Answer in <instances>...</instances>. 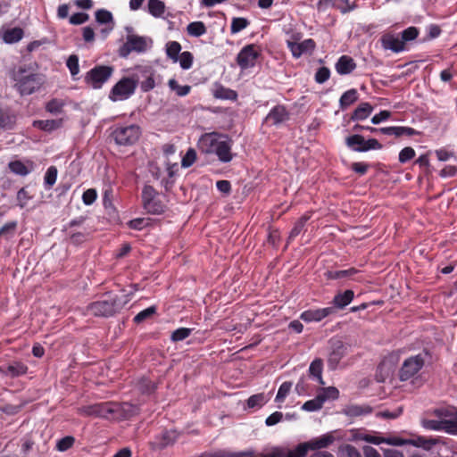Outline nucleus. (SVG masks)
I'll return each mask as SVG.
<instances>
[{
	"mask_svg": "<svg viewBox=\"0 0 457 457\" xmlns=\"http://www.w3.org/2000/svg\"><path fill=\"white\" fill-rule=\"evenodd\" d=\"M89 16L84 12H77L70 17V23L73 25H80L88 20Z\"/></svg>",
	"mask_w": 457,
	"mask_h": 457,
	"instance_id": "69168bd1",
	"label": "nucleus"
},
{
	"mask_svg": "<svg viewBox=\"0 0 457 457\" xmlns=\"http://www.w3.org/2000/svg\"><path fill=\"white\" fill-rule=\"evenodd\" d=\"M136 81V86L140 85L143 92H148L154 89L160 82V77L156 75L155 71L151 66H137L132 75Z\"/></svg>",
	"mask_w": 457,
	"mask_h": 457,
	"instance_id": "7ed1b4c3",
	"label": "nucleus"
},
{
	"mask_svg": "<svg viewBox=\"0 0 457 457\" xmlns=\"http://www.w3.org/2000/svg\"><path fill=\"white\" fill-rule=\"evenodd\" d=\"M249 25V21L245 18H233L230 27L232 34H236L245 29Z\"/></svg>",
	"mask_w": 457,
	"mask_h": 457,
	"instance_id": "de8ad7c7",
	"label": "nucleus"
},
{
	"mask_svg": "<svg viewBox=\"0 0 457 457\" xmlns=\"http://www.w3.org/2000/svg\"><path fill=\"white\" fill-rule=\"evenodd\" d=\"M335 69L339 75H348L356 69V62L349 55H342L335 64Z\"/></svg>",
	"mask_w": 457,
	"mask_h": 457,
	"instance_id": "6ab92c4d",
	"label": "nucleus"
},
{
	"mask_svg": "<svg viewBox=\"0 0 457 457\" xmlns=\"http://www.w3.org/2000/svg\"><path fill=\"white\" fill-rule=\"evenodd\" d=\"M291 388H292L291 382L286 381V382L282 383L278 390L275 401L277 403H282L286 399L287 395L289 394Z\"/></svg>",
	"mask_w": 457,
	"mask_h": 457,
	"instance_id": "8fccbe9b",
	"label": "nucleus"
},
{
	"mask_svg": "<svg viewBox=\"0 0 457 457\" xmlns=\"http://www.w3.org/2000/svg\"><path fill=\"white\" fill-rule=\"evenodd\" d=\"M110 66H96L90 70L85 76V81L95 89L101 88L112 74Z\"/></svg>",
	"mask_w": 457,
	"mask_h": 457,
	"instance_id": "6e6552de",
	"label": "nucleus"
},
{
	"mask_svg": "<svg viewBox=\"0 0 457 457\" xmlns=\"http://www.w3.org/2000/svg\"><path fill=\"white\" fill-rule=\"evenodd\" d=\"M177 436H178V435H177L176 431H173V430L164 431L161 436L160 442H158V445L160 447H166L169 445L174 443L175 440L177 439Z\"/></svg>",
	"mask_w": 457,
	"mask_h": 457,
	"instance_id": "a18cd8bd",
	"label": "nucleus"
},
{
	"mask_svg": "<svg viewBox=\"0 0 457 457\" xmlns=\"http://www.w3.org/2000/svg\"><path fill=\"white\" fill-rule=\"evenodd\" d=\"M187 31L192 37H201L206 33V27L202 21H193L187 25Z\"/></svg>",
	"mask_w": 457,
	"mask_h": 457,
	"instance_id": "c9c22d12",
	"label": "nucleus"
},
{
	"mask_svg": "<svg viewBox=\"0 0 457 457\" xmlns=\"http://www.w3.org/2000/svg\"><path fill=\"white\" fill-rule=\"evenodd\" d=\"M118 405L112 402L98 403L79 409L81 414L108 419L117 411Z\"/></svg>",
	"mask_w": 457,
	"mask_h": 457,
	"instance_id": "1a4fd4ad",
	"label": "nucleus"
},
{
	"mask_svg": "<svg viewBox=\"0 0 457 457\" xmlns=\"http://www.w3.org/2000/svg\"><path fill=\"white\" fill-rule=\"evenodd\" d=\"M169 87L175 91L177 96H185L189 94L191 87L188 85L179 86L175 79H170L168 82Z\"/></svg>",
	"mask_w": 457,
	"mask_h": 457,
	"instance_id": "ea45409f",
	"label": "nucleus"
},
{
	"mask_svg": "<svg viewBox=\"0 0 457 457\" xmlns=\"http://www.w3.org/2000/svg\"><path fill=\"white\" fill-rule=\"evenodd\" d=\"M428 353L424 352L405 359L399 370L400 380L407 381L413 378L423 368Z\"/></svg>",
	"mask_w": 457,
	"mask_h": 457,
	"instance_id": "20e7f679",
	"label": "nucleus"
},
{
	"mask_svg": "<svg viewBox=\"0 0 457 457\" xmlns=\"http://www.w3.org/2000/svg\"><path fill=\"white\" fill-rule=\"evenodd\" d=\"M330 77V70L328 67H320L315 73V81L319 84L325 83Z\"/></svg>",
	"mask_w": 457,
	"mask_h": 457,
	"instance_id": "bf43d9fd",
	"label": "nucleus"
},
{
	"mask_svg": "<svg viewBox=\"0 0 457 457\" xmlns=\"http://www.w3.org/2000/svg\"><path fill=\"white\" fill-rule=\"evenodd\" d=\"M287 46L293 56L299 58L303 54L311 53L315 48V42L308 38L300 43L288 42Z\"/></svg>",
	"mask_w": 457,
	"mask_h": 457,
	"instance_id": "f3484780",
	"label": "nucleus"
},
{
	"mask_svg": "<svg viewBox=\"0 0 457 457\" xmlns=\"http://www.w3.org/2000/svg\"><path fill=\"white\" fill-rule=\"evenodd\" d=\"M165 205L161 201L159 197V194L157 196L153 198L150 203H148V205L145 208V210L151 214H161L164 212Z\"/></svg>",
	"mask_w": 457,
	"mask_h": 457,
	"instance_id": "f704fd0d",
	"label": "nucleus"
},
{
	"mask_svg": "<svg viewBox=\"0 0 457 457\" xmlns=\"http://www.w3.org/2000/svg\"><path fill=\"white\" fill-rule=\"evenodd\" d=\"M30 199V196L29 195L28 192L24 187L21 188L17 193V201L18 205L21 208H23L26 206L28 201Z\"/></svg>",
	"mask_w": 457,
	"mask_h": 457,
	"instance_id": "774afa93",
	"label": "nucleus"
},
{
	"mask_svg": "<svg viewBox=\"0 0 457 457\" xmlns=\"http://www.w3.org/2000/svg\"><path fill=\"white\" fill-rule=\"evenodd\" d=\"M14 81V88L21 96H29L40 89L45 83V76L36 73L24 66L14 69L11 73Z\"/></svg>",
	"mask_w": 457,
	"mask_h": 457,
	"instance_id": "f03ea898",
	"label": "nucleus"
},
{
	"mask_svg": "<svg viewBox=\"0 0 457 457\" xmlns=\"http://www.w3.org/2000/svg\"><path fill=\"white\" fill-rule=\"evenodd\" d=\"M66 65L72 77H75L79 72V57L75 54H71L66 62Z\"/></svg>",
	"mask_w": 457,
	"mask_h": 457,
	"instance_id": "4d7b16f0",
	"label": "nucleus"
},
{
	"mask_svg": "<svg viewBox=\"0 0 457 457\" xmlns=\"http://www.w3.org/2000/svg\"><path fill=\"white\" fill-rule=\"evenodd\" d=\"M9 169L16 175L26 176L32 170V163L30 162V167H28L21 161H12L9 163Z\"/></svg>",
	"mask_w": 457,
	"mask_h": 457,
	"instance_id": "c756f323",
	"label": "nucleus"
},
{
	"mask_svg": "<svg viewBox=\"0 0 457 457\" xmlns=\"http://www.w3.org/2000/svg\"><path fill=\"white\" fill-rule=\"evenodd\" d=\"M148 12L154 17H162L165 12V4L161 0H148Z\"/></svg>",
	"mask_w": 457,
	"mask_h": 457,
	"instance_id": "2f4dec72",
	"label": "nucleus"
},
{
	"mask_svg": "<svg viewBox=\"0 0 457 457\" xmlns=\"http://www.w3.org/2000/svg\"><path fill=\"white\" fill-rule=\"evenodd\" d=\"M415 156V151L412 147L407 146L401 150L399 153V162L405 163Z\"/></svg>",
	"mask_w": 457,
	"mask_h": 457,
	"instance_id": "052dcab7",
	"label": "nucleus"
},
{
	"mask_svg": "<svg viewBox=\"0 0 457 457\" xmlns=\"http://www.w3.org/2000/svg\"><path fill=\"white\" fill-rule=\"evenodd\" d=\"M335 312L334 307L307 310L301 313L300 319L305 322H319Z\"/></svg>",
	"mask_w": 457,
	"mask_h": 457,
	"instance_id": "2eb2a0df",
	"label": "nucleus"
},
{
	"mask_svg": "<svg viewBox=\"0 0 457 457\" xmlns=\"http://www.w3.org/2000/svg\"><path fill=\"white\" fill-rule=\"evenodd\" d=\"M266 402L267 400L264 394H256L248 398L246 404L247 407L251 409L261 408Z\"/></svg>",
	"mask_w": 457,
	"mask_h": 457,
	"instance_id": "37998d69",
	"label": "nucleus"
},
{
	"mask_svg": "<svg viewBox=\"0 0 457 457\" xmlns=\"http://www.w3.org/2000/svg\"><path fill=\"white\" fill-rule=\"evenodd\" d=\"M423 427L427 429L435 430V431L443 430V420H424Z\"/></svg>",
	"mask_w": 457,
	"mask_h": 457,
	"instance_id": "338daca9",
	"label": "nucleus"
},
{
	"mask_svg": "<svg viewBox=\"0 0 457 457\" xmlns=\"http://www.w3.org/2000/svg\"><path fill=\"white\" fill-rule=\"evenodd\" d=\"M307 453V450L303 444H300L294 450H288L286 448V457H304Z\"/></svg>",
	"mask_w": 457,
	"mask_h": 457,
	"instance_id": "e2e57ef3",
	"label": "nucleus"
},
{
	"mask_svg": "<svg viewBox=\"0 0 457 457\" xmlns=\"http://www.w3.org/2000/svg\"><path fill=\"white\" fill-rule=\"evenodd\" d=\"M380 41L383 48L386 50H391L394 53H400L405 50L400 35L386 33L381 37Z\"/></svg>",
	"mask_w": 457,
	"mask_h": 457,
	"instance_id": "4468645a",
	"label": "nucleus"
},
{
	"mask_svg": "<svg viewBox=\"0 0 457 457\" xmlns=\"http://www.w3.org/2000/svg\"><path fill=\"white\" fill-rule=\"evenodd\" d=\"M155 312H156V308L154 306H150V307L141 311L140 312H138L134 317V321L136 323H141L142 321H144L146 319H148L151 316H153L155 313Z\"/></svg>",
	"mask_w": 457,
	"mask_h": 457,
	"instance_id": "13d9d810",
	"label": "nucleus"
},
{
	"mask_svg": "<svg viewBox=\"0 0 457 457\" xmlns=\"http://www.w3.org/2000/svg\"><path fill=\"white\" fill-rule=\"evenodd\" d=\"M181 46L177 41H170L166 44V54L174 62L179 61L180 55Z\"/></svg>",
	"mask_w": 457,
	"mask_h": 457,
	"instance_id": "473e14b6",
	"label": "nucleus"
},
{
	"mask_svg": "<svg viewBox=\"0 0 457 457\" xmlns=\"http://www.w3.org/2000/svg\"><path fill=\"white\" fill-rule=\"evenodd\" d=\"M260 56V49L251 44L244 46L237 56V62L242 70L253 68Z\"/></svg>",
	"mask_w": 457,
	"mask_h": 457,
	"instance_id": "9d476101",
	"label": "nucleus"
},
{
	"mask_svg": "<svg viewBox=\"0 0 457 457\" xmlns=\"http://www.w3.org/2000/svg\"><path fill=\"white\" fill-rule=\"evenodd\" d=\"M23 37V30L21 28H12L4 33V41L7 44L19 42Z\"/></svg>",
	"mask_w": 457,
	"mask_h": 457,
	"instance_id": "7c9ffc66",
	"label": "nucleus"
},
{
	"mask_svg": "<svg viewBox=\"0 0 457 457\" xmlns=\"http://www.w3.org/2000/svg\"><path fill=\"white\" fill-rule=\"evenodd\" d=\"M17 116L6 109H0V129L12 130L16 126Z\"/></svg>",
	"mask_w": 457,
	"mask_h": 457,
	"instance_id": "412c9836",
	"label": "nucleus"
},
{
	"mask_svg": "<svg viewBox=\"0 0 457 457\" xmlns=\"http://www.w3.org/2000/svg\"><path fill=\"white\" fill-rule=\"evenodd\" d=\"M335 438L330 434H325L321 436L311 439L308 442L303 443L306 450H320L328 447L333 444Z\"/></svg>",
	"mask_w": 457,
	"mask_h": 457,
	"instance_id": "a211bd4d",
	"label": "nucleus"
},
{
	"mask_svg": "<svg viewBox=\"0 0 457 457\" xmlns=\"http://www.w3.org/2000/svg\"><path fill=\"white\" fill-rule=\"evenodd\" d=\"M345 145L354 152H368L370 150H380L383 146L375 138L366 140L362 136L354 134L345 138Z\"/></svg>",
	"mask_w": 457,
	"mask_h": 457,
	"instance_id": "0eeeda50",
	"label": "nucleus"
},
{
	"mask_svg": "<svg viewBox=\"0 0 457 457\" xmlns=\"http://www.w3.org/2000/svg\"><path fill=\"white\" fill-rule=\"evenodd\" d=\"M323 362L320 359H315L312 361L309 367L310 374L318 381L319 384L324 385L325 382L322 378Z\"/></svg>",
	"mask_w": 457,
	"mask_h": 457,
	"instance_id": "bb28decb",
	"label": "nucleus"
},
{
	"mask_svg": "<svg viewBox=\"0 0 457 457\" xmlns=\"http://www.w3.org/2000/svg\"><path fill=\"white\" fill-rule=\"evenodd\" d=\"M371 412V408L369 406L352 404L344 409V413L349 417H360L367 415Z\"/></svg>",
	"mask_w": 457,
	"mask_h": 457,
	"instance_id": "393cba45",
	"label": "nucleus"
},
{
	"mask_svg": "<svg viewBox=\"0 0 457 457\" xmlns=\"http://www.w3.org/2000/svg\"><path fill=\"white\" fill-rule=\"evenodd\" d=\"M213 96L222 100H236L237 94L236 91L230 88H227L221 85H219L213 91Z\"/></svg>",
	"mask_w": 457,
	"mask_h": 457,
	"instance_id": "a878e982",
	"label": "nucleus"
},
{
	"mask_svg": "<svg viewBox=\"0 0 457 457\" xmlns=\"http://www.w3.org/2000/svg\"><path fill=\"white\" fill-rule=\"evenodd\" d=\"M354 293L353 290H345L343 293H338L334 296L332 301L334 306L337 309H344L347 306L353 299Z\"/></svg>",
	"mask_w": 457,
	"mask_h": 457,
	"instance_id": "5701e85b",
	"label": "nucleus"
},
{
	"mask_svg": "<svg viewBox=\"0 0 457 457\" xmlns=\"http://www.w3.org/2000/svg\"><path fill=\"white\" fill-rule=\"evenodd\" d=\"M192 329L187 328H179L173 331L171 334V340L173 342H179L186 339L191 335Z\"/></svg>",
	"mask_w": 457,
	"mask_h": 457,
	"instance_id": "864d4df0",
	"label": "nucleus"
},
{
	"mask_svg": "<svg viewBox=\"0 0 457 457\" xmlns=\"http://www.w3.org/2000/svg\"><path fill=\"white\" fill-rule=\"evenodd\" d=\"M196 159V153L193 148H189L182 159L181 165L184 168L190 167Z\"/></svg>",
	"mask_w": 457,
	"mask_h": 457,
	"instance_id": "680f3d73",
	"label": "nucleus"
},
{
	"mask_svg": "<svg viewBox=\"0 0 457 457\" xmlns=\"http://www.w3.org/2000/svg\"><path fill=\"white\" fill-rule=\"evenodd\" d=\"M358 273V270L354 268H350L347 270H336V271H328V278L332 279H340V278H352L355 274Z\"/></svg>",
	"mask_w": 457,
	"mask_h": 457,
	"instance_id": "a19ab883",
	"label": "nucleus"
},
{
	"mask_svg": "<svg viewBox=\"0 0 457 457\" xmlns=\"http://www.w3.org/2000/svg\"><path fill=\"white\" fill-rule=\"evenodd\" d=\"M309 216L304 215L301 217L295 224L294 228H292L290 234H289V239H293L295 237H297L300 233L303 231L305 223L309 220Z\"/></svg>",
	"mask_w": 457,
	"mask_h": 457,
	"instance_id": "49530a36",
	"label": "nucleus"
},
{
	"mask_svg": "<svg viewBox=\"0 0 457 457\" xmlns=\"http://www.w3.org/2000/svg\"><path fill=\"white\" fill-rule=\"evenodd\" d=\"M57 169L54 166H50L45 174L44 184L46 189H50L56 182Z\"/></svg>",
	"mask_w": 457,
	"mask_h": 457,
	"instance_id": "58836bf2",
	"label": "nucleus"
},
{
	"mask_svg": "<svg viewBox=\"0 0 457 457\" xmlns=\"http://www.w3.org/2000/svg\"><path fill=\"white\" fill-rule=\"evenodd\" d=\"M437 442L438 440L436 438H426L423 436H419L417 439L410 440L409 445L421 447L427 451H429L435 445L437 444Z\"/></svg>",
	"mask_w": 457,
	"mask_h": 457,
	"instance_id": "72a5a7b5",
	"label": "nucleus"
},
{
	"mask_svg": "<svg viewBox=\"0 0 457 457\" xmlns=\"http://www.w3.org/2000/svg\"><path fill=\"white\" fill-rule=\"evenodd\" d=\"M96 21L99 24H104L107 26L106 29H102V32L104 34H108L110 31L113 29L114 21L113 16L111 12L105 9H99L96 12Z\"/></svg>",
	"mask_w": 457,
	"mask_h": 457,
	"instance_id": "aec40b11",
	"label": "nucleus"
},
{
	"mask_svg": "<svg viewBox=\"0 0 457 457\" xmlns=\"http://www.w3.org/2000/svg\"><path fill=\"white\" fill-rule=\"evenodd\" d=\"M193 54L190 52H183L179 56V62L180 64V67L183 70H188L192 67L193 64Z\"/></svg>",
	"mask_w": 457,
	"mask_h": 457,
	"instance_id": "603ef678",
	"label": "nucleus"
},
{
	"mask_svg": "<svg viewBox=\"0 0 457 457\" xmlns=\"http://www.w3.org/2000/svg\"><path fill=\"white\" fill-rule=\"evenodd\" d=\"M373 107L369 103H361L353 112L352 120H363L367 119L372 112Z\"/></svg>",
	"mask_w": 457,
	"mask_h": 457,
	"instance_id": "b1692460",
	"label": "nucleus"
},
{
	"mask_svg": "<svg viewBox=\"0 0 457 457\" xmlns=\"http://www.w3.org/2000/svg\"><path fill=\"white\" fill-rule=\"evenodd\" d=\"M27 366H25L23 363L14 362L7 366L6 370H4V373L7 376L14 378L25 374L27 372ZM0 371L4 372L2 367H0Z\"/></svg>",
	"mask_w": 457,
	"mask_h": 457,
	"instance_id": "c85d7f7f",
	"label": "nucleus"
},
{
	"mask_svg": "<svg viewBox=\"0 0 457 457\" xmlns=\"http://www.w3.org/2000/svg\"><path fill=\"white\" fill-rule=\"evenodd\" d=\"M358 99V92L356 89L352 88L345 91L339 99L340 108L342 110L346 109L348 106L353 104Z\"/></svg>",
	"mask_w": 457,
	"mask_h": 457,
	"instance_id": "cd10ccee",
	"label": "nucleus"
},
{
	"mask_svg": "<svg viewBox=\"0 0 457 457\" xmlns=\"http://www.w3.org/2000/svg\"><path fill=\"white\" fill-rule=\"evenodd\" d=\"M443 431L451 435H457V414L452 419L443 420Z\"/></svg>",
	"mask_w": 457,
	"mask_h": 457,
	"instance_id": "09e8293b",
	"label": "nucleus"
},
{
	"mask_svg": "<svg viewBox=\"0 0 457 457\" xmlns=\"http://www.w3.org/2000/svg\"><path fill=\"white\" fill-rule=\"evenodd\" d=\"M138 390L144 395H151L156 389V384L148 378H143L138 381Z\"/></svg>",
	"mask_w": 457,
	"mask_h": 457,
	"instance_id": "4c0bfd02",
	"label": "nucleus"
},
{
	"mask_svg": "<svg viewBox=\"0 0 457 457\" xmlns=\"http://www.w3.org/2000/svg\"><path fill=\"white\" fill-rule=\"evenodd\" d=\"M136 87V81L133 77L124 78L112 87L110 98L112 101L127 99L134 94Z\"/></svg>",
	"mask_w": 457,
	"mask_h": 457,
	"instance_id": "9b49d317",
	"label": "nucleus"
},
{
	"mask_svg": "<svg viewBox=\"0 0 457 457\" xmlns=\"http://www.w3.org/2000/svg\"><path fill=\"white\" fill-rule=\"evenodd\" d=\"M75 442V438L71 436H67L57 441L56 448L60 452H65L70 449Z\"/></svg>",
	"mask_w": 457,
	"mask_h": 457,
	"instance_id": "5fc2aeb1",
	"label": "nucleus"
},
{
	"mask_svg": "<svg viewBox=\"0 0 457 457\" xmlns=\"http://www.w3.org/2000/svg\"><path fill=\"white\" fill-rule=\"evenodd\" d=\"M157 191L152 186H145L142 190V203L144 209L148 205V203L157 196Z\"/></svg>",
	"mask_w": 457,
	"mask_h": 457,
	"instance_id": "c03bdc74",
	"label": "nucleus"
},
{
	"mask_svg": "<svg viewBox=\"0 0 457 457\" xmlns=\"http://www.w3.org/2000/svg\"><path fill=\"white\" fill-rule=\"evenodd\" d=\"M323 404L324 399H322L321 397H320L319 395H317L315 398L305 402L303 404L302 409L306 411H316L320 410Z\"/></svg>",
	"mask_w": 457,
	"mask_h": 457,
	"instance_id": "e433bc0d",
	"label": "nucleus"
},
{
	"mask_svg": "<svg viewBox=\"0 0 457 457\" xmlns=\"http://www.w3.org/2000/svg\"><path fill=\"white\" fill-rule=\"evenodd\" d=\"M320 397L324 399V403L328 400H335L339 396V391L334 386L323 387L318 394Z\"/></svg>",
	"mask_w": 457,
	"mask_h": 457,
	"instance_id": "79ce46f5",
	"label": "nucleus"
},
{
	"mask_svg": "<svg viewBox=\"0 0 457 457\" xmlns=\"http://www.w3.org/2000/svg\"><path fill=\"white\" fill-rule=\"evenodd\" d=\"M97 193L94 188L86 190L82 195V201L86 205H91L96 199Z\"/></svg>",
	"mask_w": 457,
	"mask_h": 457,
	"instance_id": "0e129e2a",
	"label": "nucleus"
},
{
	"mask_svg": "<svg viewBox=\"0 0 457 457\" xmlns=\"http://www.w3.org/2000/svg\"><path fill=\"white\" fill-rule=\"evenodd\" d=\"M419 35V30L415 27H409L406 29H404L400 37L402 40L403 41V45L405 46L406 42L414 40Z\"/></svg>",
	"mask_w": 457,
	"mask_h": 457,
	"instance_id": "6e6d98bb",
	"label": "nucleus"
},
{
	"mask_svg": "<svg viewBox=\"0 0 457 457\" xmlns=\"http://www.w3.org/2000/svg\"><path fill=\"white\" fill-rule=\"evenodd\" d=\"M201 153L214 154L220 162H229L233 159L232 142L227 135L210 132L201 136L197 142Z\"/></svg>",
	"mask_w": 457,
	"mask_h": 457,
	"instance_id": "f257e3e1",
	"label": "nucleus"
},
{
	"mask_svg": "<svg viewBox=\"0 0 457 457\" xmlns=\"http://www.w3.org/2000/svg\"><path fill=\"white\" fill-rule=\"evenodd\" d=\"M288 118L289 114L287 109L282 105H276L270 111L265 121L270 125L277 126L287 120Z\"/></svg>",
	"mask_w": 457,
	"mask_h": 457,
	"instance_id": "dca6fc26",
	"label": "nucleus"
},
{
	"mask_svg": "<svg viewBox=\"0 0 457 457\" xmlns=\"http://www.w3.org/2000/svg\"><path fill=\"white\" fill-rule=\"evenodd\" d=\"M141 129L139 126L135 124L117 126L112 133V138L119 145H132L139 138Z\"/></svg>",
	"mask_w": 457,
	"mask_h": 457,
	"instance_id": "39448f33",
	"label": "nucleus"
},
{
	"mask_svg": "<svg viewBox=\"0 0 457 457\" xmlns=\"http://www.w3.org/2000/svg\"><path fill=\"white\" fill-rule=\"evenodd\" d=\"M347 347L339 339H332L330 341V351L328 358V365L330 370H336L342 360L346 354Z\"/></svg>",
	"mask_w": 457,
	"mask_h": 457,
	"instance_id": "ddd939ff",
	"label": "nucleus"
},
{
	"mask_svg": "<svg viewBox=\"0 0 457 457\" xmlns=\"http://www.w3.org/2000/svg\"><path fill=\"white\" fill-rule=\"evenodd\" d=\"M147 48V43L145 37L129 35L126 42L120 47L119 54L121 57H127L131 52L143 53Z\"/></svg>",
	"mask_w": 457,
	"mask_h": 457,
	"instance_id": "f8f14e48",
	"label": "nucleus"
},
{
	"mask_svg": "<svg viewBox=\"0 0 457 457\" xmlns=\"http://www.w3.org/2000/svg\"><path fill=\"white\" fill-rule=\"evenodd\" d=\"M124 303L117 300L116 298H109L104 300H100L95 303H92L88 306V312L94 316L97 317H109L113 315L116 312L120 310L124 305Z\"/></svg>",
	"mask_w": 457,
	"mask_h": 457,
	"instance_id": "423d86ee",
	"label": "nucleus"
},
{
	"mask_svg": "<svg viewBox=\"0 0 457 457\" xmlns=\"http://www.w3.org/2000/svg\"><path fill=\"white\" fill-rule=\"evenodd\" d=\"M330 5L339 9L344 13L353 9L349 0H320L318 2L319 10H325Z\"/></svg>",
	"mask_w": 457,
	"mask_h": 457,
	"instance_id": "4be33fe9",
	"label": "nucleus"
},
{
	"mask_svg": "<svg viewBox=\"0 0 457 457\" xmlns=\"http://www.w3.org/2000/svg\"><path fill=\"white\" fill-rule=\"evenodd\" d=\"M63 106L64 104L62 101L58 99H53L46 104V109L52 114H59L62 112Z\"/></svg>",
	"mask_w": 457,
	"mask_h": 457,
	"instance_id": "3c124183",
	"label": "nucleus"
}]
</instances>
